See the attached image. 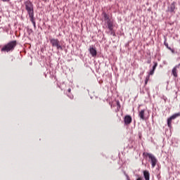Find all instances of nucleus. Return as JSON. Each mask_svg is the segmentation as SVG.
Listing matches in <instances>:
<instances>
[{"label": "nucleus", "mask_w": 180, "mask_h": 180, "mask_svg": "<svg viewBox=\"0 0 180 180\" xmlns=\"http://www.w3.org/2000/svg\"><path fill=\"white\" fill-rule=\"evenodd\" d=\"M16 46H18V41L16 40L11 41L1 48V51H6V53L13 51Z\"/></svg>", "instance_id": "2"}, {"label": "nucleus", "mask_w": 180, "mask_h": 180, "mask_svg": "<svg viewBox=\"0 0 180 180\" xmlns=\"http://www.w3.org/2000/svg\"><path fill=\"white\" fill-rule=\"evenodd\" d=\"M27 32L28 34L30 35L33 33V30H32L30 28H27Z\"/></svg>", "instance_id": "15"}, {"label": "nucleus", "mask_w": 180, "mask_h": 180, "mask_svg": "<svg viewBox=\"0 0 180 180\" xmlns=\"http://www.w3.org/2000/svg\"><path fill=\"white\" fill-rule=\"evenodd\" d=\"M143 176L146 180H150V172L148 171H143Z\"/></svg>", "instance_id": "11"}, {"label": "nucleus", "mask_w": 180, "mask_h": 180, "mask_svg": "<svg viewBox=\"0 0 180 180\" xmlns=\"http://www.w3.org/2000/svg\"><path fill=\"white\" fill-rule=\"evenodd\" d=\"M164 44L167 47V49H168V50H170L171 51L174 52V50H172L171 47L168 46V43H167V39H165Z\"/></svg>", "instance_id": "14"}, {"label": "nucleus", "mask_w": 180, "mask_h": 180, "mask_svg": "<svg viewBox=\"0 0 180 180\" xmlns=\"http://www.w3.org/2000/svg\"><path fill=\"white\" fill-rule=\"evenodd\" d=\"M3 2H9L11 0H1Z\"/></svg>", "instance_id": "22"}, {"label": "nucleus", "mask_w": 180, "mask_h": 180, "mask_svg": "<svg viewBox=\"0 0 180 180\" xmlns=\"http://www.w3.org/2000/svg\"><path fill=\"white\" fill-rule=\"evenodd\" d=\"M178 68H176V66H175L173 69H172V75H174V77H175V78H176V77H178V73L176 72V69Z\"/></svg>", "instance_id": "12"}, {"label": "nucleus", "mask_w": 180, "mask_h": 180, "mask_svg": "<svg viewBox=\"0 0 180 180\" xmlns=\"http://www.w3.org/2000/svg\"><path fill=\"white\" fill-rule=\"evenodd\" d=\"M132 119H131V116L130 115H126L124 118V124L127 125V124H130V123H131Z\"/></svg>", "instance_id": "8"}, {"label": "nucleus", "mask_w": 180, "mask_h": 180, "mask_svg": "<svg viewBox=\"0 0 180 180\" xmlns=\"http://www.w3.org/2000/svg\"><path fill=\"white\" fill-rule=\"evenodd\" d=\"M148 79H150V76L146 77V79L145 80V85H147L148 83Z\"/></svg>", "instance_id": "17"}, {"label": "nucleus", "mask_w": 180, "mask_h": 180, "mask_svg": "<svg viewBox=\"0 0 180 180\" xmlns=\"http://www.w3.org/2000/svg\"><path fill=\"white\" fill-rule=\"evenodd\" d=\"M32 25H33L34 29H36V21H34V22H32Z\"/></svg>", "instance_id": "21"}, {"label": "nucleus", "mask_w": 180, "mask_h": 180, "mask_svg": "<svg viewBox=\"0 0 180 180\" xmlns=\"http://www.w3.org/2000/svg\"><path fill=\"white\" fill-rule=\"evenodd\" d=\"M44 2H46L47 0H43Z\"/></svg>", "instance_id": "27"}, {"label": "nucleus", "mask_w": 180, "mask_h": 180, "mask_svg": "<svg viewBox=\"0 0 180 180\" xmlns=\"http://www.w3.org/2000/svg\"><path fill=\"white\" fill-rule=\"evenodd\" d=\"M176 68H179V67H180V63H179V65H176Z\"/></svg>", "instance_id": "23"}, {"label": "nucleus", "mask_w": 180, "mask_h": 180, "mask_svg": "<svg viewBox=\"0 0 180 180\" xmlns=\"http://www.w3.org/2000/svg\"><path fill=\"white\" fill-rule=\"evenodd\" d=\"M176 117H179V114H174L173 115H172L170 117H169L167 119L168 127H171L172 123V120H175V119H176Z\"/></svg>", "instance_id": "6"}, {"label": "nucleus", "mask_w": 180, "mask_h": 180, "mask_svg": "<svg viewBox=\"0 0 180 180\" xmlns=\"http://www.w3.org/2000/svg\"><path fill=\"white\" fill-rule=\"evenodd\" d=\"M154 71H155V70H151L150 72H149V75H154Z\"/></svg>", "instance_id": "18"}, {"label": "nucleus", "mask_w": 180, "mask_h": 180, "mask_svg": "<svg viewBox=\"0 0 180 180\" xmlns=\"http://www.w3.org/2000/svg\"><path fill=\"white\" fill-rule=\"evenodd\" d=\"M52 47H56L57 50H63V46L60 45V41L58 39H49Z\"/></svg>", "instance_id": "5"}, {"label": "nucleus", "mask_w": 180, "mask_h": 180, "mask_svg": "<svg viewBox=\"0 0 180 180\" xmlns=\"http://www.w3.org/2000/svg\"><path fill=\"white\" fill-rule=\"evenodd\" d=\"M143 155H145V157H148L149 160H150V162H151V165H152V168H155V165H157V158H155V156H154V155L151 154V153H143Z\"/></svg>", "instance_id": "4"}, {"label": "nucleus", "mask_w": 180, "mask_h": 180, "mask_svg": "<svg viewBox=\"0 0 180 180\" xmlns=\"http://www.w3.org/2000/svg\"><path fill=\"white\" fill-rule=\"evenodd\" d=\"M168 12L170 13H174L175 11V2H173L170 4V6L167 8Z\"/></svg>", "instance_id": "9"}, {"label": "nucleus", "mask_w": 180, "mask_h": 180, "mask_svg": "<svg viewBox=\"0 0 180 180\" xmlns=\"http://www.w3.org/2000/svg\"><path fill=\"white\" fill-rule=\"evenodd\" d=\"M174 115H179V116H180V112L175 113Z\"/></svg>", "instance_id": "25"}, {"label": "nucleus", "mask_w": 180, "mask_h": 180, "mask_svg": "<svg viewBox=\"0 0 180 180\" xmlns=\"http://www.w3.org/2000/svg\"><path fill=\"white\" fill-rule=\"evenodd\" d=\"M124 174L125 175L127 180H130V178L129 177V175H127V174H126V172H124Z\"/></svg>", "instance_id": "20"}, {"label": "nucleus", "mask_w": 180, "mask_h": 180, "mask_svg": "<svg viewBox=\"0 0 180 180\" xmlns=\"http://www.w3.org/2000/svg\"><path fill=\"white\" fill-rule=\"evenodd\" d=\"M68 92H71V89H68Z\"/></svg>", "instance_id": "24"}, {"label": "nucleus", "mask_w": 180, "mask_h": 180, "mask_svg": "<svg viewBox=\"0 0 180 180\" xmlns=\"http://www.w3.org/2000/svg\"><path fill=\"white\" fill-rule=\"evenodd\" d=\"M158 65V63L157 62H154V65L153 66L152 70L155 71V68H157Z\"/></svg>", "instance_id": "16"}, {"label": "nucleus", "mask_w": 180, "mask_h": 180, "mask_svg": "<svg viewBox=\"0 0 180 180\" xmlns=\"http://www.w3.org/2000/svg\"><path fill=\"white\" fill-rule=\"evenodd\" d=\"M101 16L103 19L105 27L111 31L113 30V20L112 19V17L106 13V12H103Z\"/></svg>", "instance_id": "1"}, {"label": "nucleus", "mask_w": 180, "mask_h": 180, "mask_svg": "<svg viewBox=\"0 0 180 180\" xmlns=\"http://www.w3.org/2000/svg\"><path fill=\"white\" fill-rule=\"evenodd\" d=\"M29 16H30V22H32V23H33V22H35L34 21V13H32L31 14H28Z\"/></svg>", "instance_id": "13"}, {"label": "nucleus", "mask_w": 180, "mask_h": 180, "mask_svg": "<svg viewBox=\"0 0 180 180\" xmlns=\"http://www.w3.org/2000/svg\"><path fill=\"white\" fill-rule=\"evenodd\" d=\"M25 9L28 13V15H30L32 13H34V10L33 7V3H32L30 1H25Z\"/></svg>", "instance_id": "3"}, {"label": "nucleus", "mask_w": 180, "mask_h": 180, "mask_svg": "<svg viewBox=\"0 0 180 180\" xmlns=\"http://www.w3.org/2000/svg\"><path fill=\"white\" fill-rule=\"evenodd\" d=\"M136 180H141V177H139Z\"/></svg>", "instance_id": "26"}, {"label": "nucleus", "mask_w": 180, "mask_h": 180, "mask_svg": "<svg viewBox=\"0 0 180 180\" xmlns=\"http://www.w3.org/2000/svg\"><path fill=\"white\" fill-rule=\"evenodd\" d=\"M117 105H120L119 102H117Z\"/></svg>", "instance_id": "28"}, {"label": "nucleus", "mask_w": 180, "mask_h": 180, "mask_svg": "<svg viewBox=\"0 0 180 180\" xmlns=\"http://www.w3.org/2000/svg\"><path fill=\"white\" fill-rule=\"evenodd\" d=\"M146 110H141L139 113V117L141 120H146V117H144V113Z\"/></svg>", "instance_id": "10"}, {"label": "nucleus", "mask_w": 180, "mask_h": 180, "mask_svg": "<svg viewBox=\"0 0 180 180\" xmlns=\"http://www.w3.org/2000/svg\"><path fill=\"white\" fill-rule=\"evenodd\" d=\"M89 51L92 57H96L98 53L96 52V49L94 48L93 46H90Z\"/></svg>", "instance_id": "7"}, {"label": "nucleus", "mask_w": 180, "mask_h": 180, "mask_svg": "<svg viewBox=\"0 0 180 180\" xmlns=\"http://www.w3.org/2000/svg\"><path fill=\"white\" fill-rule=\"evenodd\" d=\"M110 34L112 36H116V34L115 33V32H113V30H110Z\"/></svg>", "instance_id": "19"}]
</instances>
